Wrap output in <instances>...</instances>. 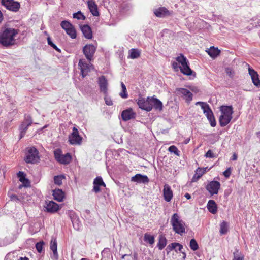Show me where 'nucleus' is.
<instances>
[{"instance_id": "obj_1", "label": "nucleus", "mask_w": 260, "mask_h": 260, "mask_svg": "<svg viewBox=\"0 0 260 260\" xmlns=\"http://www.w3.org/2000/svg\"><path fill=\"white\" fill-rule=\"evenodd\" d=\"M18 29L3 27L0 30V44L4 46L8 47L15 44V37L18 34Z\"/></svg>"}, {"instance_id": "obj_2", "label": "nucleus", "mask_w": 260, "mask_h": 260, "mask_svg": "<svg viewBox=\"0 0 260 260\" xmlns=\"http://www.w3.org/2000/svg\"><path fill=\"white\" fill-rule=\"evenodd\" d=\"M220 110L221 114L219 117V123L221 126L224 127L227 125L232 119L233 107L231 106H221Z\"/></svg>"}, {"instance_id": "obj_3", "label": "nucleus", "mask_w": 260, "mask_h": 260, "mask_svg": "<svg viewBox=\"0 0 260 260\" xmlns=\"http://www.w3.org/2000/svg\"><path fill=\"white\" fill-rule=\"evenodd\" d=\"M171 223L174 231L180 235L185 233V223L180 219L179 216L177 213H174L171 219Z\"/></svg>"}, {"instance_id": "obj_4", "label": "nucleus", "mask_w": 260, "mask_h": 260, "mask_svg": "<svg viewBox=\"0 0 260 260\" xmlns=\"http://www.w3.org/2000/svg\"><path fill=\"white\" fill-rule=\"evenodd\" d=\"M196 105H200L201 108L203 110L204 113L205 114L208 120L210 123V125L212 127H215L216 125V122L214 114L210 108L209 105L206 103L203 102H197L196 103Z\"/></svg>"}, {"instance_id": "obj_5", "label": "nucleus", "mask_w": 260, "mask_h": 260, "mask_svg": "<svg viewBox=\"0 0 260 260\" xmlns=\"http://www.w3.org/2000/svg\"><path fill=\"white\" fill-rule=\"evenodd\" d=\"M54 157L57 161L61 164H68L72 159L71 155L67 153L65 154H62V151L60 149H56L54 151Z\"/></svg>"}, {"instance_id": "obj_6", "label": "nucleus", "mask_w": 260, "mask_h": 260, "mask_svg": "<svg viewBox=\"0 0 260 260\" xmlns=\"http://www.w3.org/2000/svg\"><path fill=\"white\" fill-rule=\"evenodd\" d=\"M39 158L38 151L37 149L34 147L29 148L24 159L25 161L27 163L34 164Z\"/></svg>"}, {"instance_id": "obj_7", "label": "nucleus", "mask_w": 260, "mask_h": 260, "mask_svg": "<svg viewBox=\"0 0 260 260\" xmlns=\"http://www.w3.org/2000/svg\"><path fill=\"white\" fill-rule=\"evenodd\" d=\"M60 26L71 38L75 39L76 38L77 34L75 28L69 21H62L60 23Z\"/></svg>"}, {"instance_id": "obj_8", "label": "nucleus", "mask_w": 260, "mask_h": 260, "mask_svg": "<svg viewBox=\"0 0 260 260\" xmlns=\"http://www.w3.org/2000/svg\"><path fill=\"white\" fill-rule=\"evenodd\" d=\"M97 47L93 44L86 45L83 49V52L87 59L91 61L96 51Z\"/></svg>"}, {"instance_id": "obj_9", "label": "nucleus", "mask_w": 260, "mask_h": 260, "mask_svg": "<svg viewBox=\"0 0 260 260\" xmlns=\"http://www.w3.org/2000/svg\"><path fill=\"white\" fill-rule=\"evenodd\" d=\"M82 138L79 135L78 129L74 127L73 132L69 136V141L72 145H80L82 143Z\"/></svg>"}, {"instance_id": "obj_10", "label": "nucleus", "mask_w": 260, "mask_h": 260, "mask_svg": "<svg viewBox=\"0 0 260 260\" xmlns=\"http://www.w3.org/2000/svg\"><path fill=\"white\" fill-rule=\"evenodd\" d=\"M1 3L7 9L13 12H17L20 7L19 3L14 0H2Z\"/></svg>"}, {"instance_id": "obj_11", "label": "nucleus", "mask_w": 260, "mask_h": 260, "mask_svg": "<svg viewBox=\"0 0 260 260\" xmlns=\"http://www.w3.org/2000/svg\"><path fill=\"white\" fill-rule=\"evenodd\" d=\"M79 66L80 67L83 77H85L93 68L92 64H88L84 59H80L79 60Z\"/></svg>"}, {"instance_id": "obj_12", "label": "nucleus", "mask_w": 260, "mask_h": 260, "mask_svg": "<svg viewBox=\"0 0 260 260\" xmlns=\"http://www.w3.org/2000/svg\"><path fill=\"white\" fill-rule=\"evenodd\" d=\"M32 123V121L31 117L29 116H26L25 120L19 127L20 138L24 137L28 126L31 125Z\"/></svg>"}, {"instance_id": "obj_13", "label": "nucleus", "mask_w": 260, "mask_h": 260, "mask_svg": "<svg viewBox=\"0 0 260 260\" xmlns=\"http://www.w3.org/2000/svg\"><path fill=\"white\" fill-rule=\"evenodd\" d=\"M220 183L217 181L210 182L206 186V189L211 195L217 194L220 187Z\"/></svg>"}, {"instance_id": "obj_14", "label": "nucleus", "mask_w": 260, "mask_h": 260, "mask_svg": "<svg viewBox=\"0 0 260 260\" xmlns=\"http://www.w3.org/2000/svg\"><path fill=\"white\" fill-rule=\"evenodd\" d=\"M150 97H148L146 100H145L143 98H139L137 102V104L140 108L148 112L151 110V106H150Z\"/></svg>"}, {"instance_id": "obj_15", "label": "nucleus", "mask_w": 260, "mask_h": 260, "mask_svg": "<svg viewBox=\"0 0 260 260\" xmlns=\"http://www.w3.org/2000/svg\"><path fill=\"white\" fill-rule=\"evenodd\" d=\"M98 83L100 90L105 95L107 94L108 82L104 76H101L98 78Z\"/></svg>"}, {"instance_id": "obj_16", "label": "nucleus", "mask_w": 260, "mask_h": 260, "mask_svg": "<svg viewBox=\"0 0 260 260\" xmlns=\"http://www.w3.org/2000/svg\"><path fill=\"white\" fill-rule=\"evenodd\" d=\"M177 94H181L186 100L187 102H190L192 99V94L188 90L179 88L176 89Z\"/></svg>"}, {"instance_id": "obj_17", "label": "nucleus", "mask_w": 260, "mask_h": 260, "mask_svg": "<svg viewBox=\"0 0 260 260\" xmlns=\"http://www.w3.org/2000/svg\"><path fill=\"white\" fill-rule=\"evenodd\" d=\"M44 207L46 211L50 213L55 212L59 209L58 205L52 201L46 202Z\"/></svg>"}, {"instance_id": "obj_18", "label": "nucleus", "mask_w": 260, "mask_h": 260, "mask_svg": "<svg viewBox=\"0 0 260 260\" xmlns=\"http://www.w3.org/2000/svg\"><path fill=\"white\" fill-rule=\"evenodd\" d=\"M135 116L136 113L133 112L131 108L123 111L121 113L122 118L125 121L135 118Z\"/></svg>"}, {"instance_id": "obj_19", "label": "nucleus", "mask_w": 260, "mask_h": 260, "mask_svg": "<svg viewBox=\"0 0 260 260\" xmlns=\"http://www.w3.org/2000/svg\"><path fill=\"white\" fill-rule=\"evenodd\" d=\"M248 72L254 85L257 87H260V80L257 73L250 68H248Z\"/></svg>"}, {"instance_id": "obj_20", "label": "nucleus", "mask_w": 260, "mask_h": 260, "mask_svg": "<svg viewBox=\"0 0 260 260\" xmlns=\"http://www.w3.org/2000/svg\"><path fill=\"white\" fill-rule=\"evenodd\" d=\"M150 106H151V110L154 108L155 110L161 111L162 110V103L158 99L154 97L150 98Z\"/></svg>"}, {"instance_id": "obj_21", "label": "nucleus", "mask_w": 260, "mask_h": 260, "mask_svg": "<svg viewBox=\"0 0 260 260\" xmlns=\"http://www.w3.org/2000/svg\"><path fill=\"white\" fill-rule=\"evenodd\" d=\"M131 181L139 183H146L149 182V180L148 177L146 175L137 174L132 178Z\"/></svg>"}, {"instance_id": "obj_22", "label": "nucleus", "mask_w": 260, "mask_h": 260, "mask_svg": "<svg viewBox=\"0 0 260 260\" xmlns=\"http://www.w3.org/2000/svg\"><path fill=\"white\" fill-rule=\"evenodd\" d=\"M164 199L167 202H170L173 197V193L170 187L168 185H165L163 189Z\"/></svg>"}, {"instance_id": "obj_23", "label": "nucleus", "mask_w": 260, "mask_h": 260, "mask_svg": "<svg viewBox=\"0 0 260 260\" xmlns=\"http://www.w3.org/2000/svg\"><path fill=\"white\" fill-rule=\"evenodd\" d=\"M50 249L53 252L52 258L55 260H57L58 258V255L57 253V241L55 239H52L50 242Z\"/></svg>"}, {"instance_id": "obj_24", "label": "nucleus", "mask_w": 260, "mask_h": 260, "mask_svg": "<svg viewBox=\"0 0 260 260\" xmlns=\"http://www.w3.org/2000/svg\"><path fill=\"white\" fill-rule=\"evenodd\" d=\"M81 31L84 36L88 39H90L92 37V32L91 28L88 25H83L80 26Z\"/></svg>"}, {"instance_id": "obj_25", "label": "nucleus", "mask_w": 260, "mask_h": 260, "mask_svg": "<svg viewBox=\"0 0 260 260\" xmlns=\"http://www.w3.org/2000/svg\"><path fill=\"white\" fill-rule=\"evenodd\" d=\"M88 6L90 12L93 16H98L99 15L97 5L93 0L88 1Z\"/></svg>"}, {"instance_id": "obj_26", "label": "nucleus", "mask_w": 260, "mask_h": 260, "mask_svg": "<svg viewBox=\"0 0 260 260\" xmlns=\"http://www.w3.org/2000/svg\"><path fill=\"white\" fill-rule=\"evenodd\" d=\"M206 172V168H198L196 171V173L192 178V182L197 181L203 174Z\"/></svg>"}, {"instance_id": "obj_27", "label": "nucleus", "mask_w": 260, "mask_h": 260, "mask_svg": "<svg viewBox=\"0 0 260 260\" xmlns=\"http://www.w3.org/2000/svg\"><path fill=\"white\" fill-rule=\"evenodd\" d=\"M53 196L54 197V200L57 201L58 202L62 201L64 196V192L62 191V190L59 189L54 190Z\"/></svg>"}, {"instance_id": "obj_28", "label": "nucleus", "mask_w": 260, "mask_h": 260, "mask_svg": "<svg viewBox=\"0 0 260 260\" xmlns=\"http://www.w3.org/2000/svg\"><path fill=\"white\" fill-rule=\"evenodd\" d=\"M154 14L158 17H164L169 15L168 10L165 7H161L154 11Z\"/></svg>"}, {"instance_id": "obj_29", "label": "nucleus", "mask_w": 260, "mask_h": 260, "mask_svg": "<svg viewBox=\"0 0 260 260\" xmlns=\"http://www.w3.org/2000/svg\"><path fill=\"white\" fill-rule=\"evenodd\" d=\"M177 247H179V252H182V249H183V246L182 245L178 243H172L169 245L166 249V250L167 251L168 253L170 252L172 250H175L176 252H177V250L176 249Z\"/></svg>"}, {"instance_id": "obj_30", "label": "nucleus", "mask_w": 260, "mask_h": 260, "mask_svg": "<svg viewBox=\"0 0 260 260\" xmlns=\"http://www.w3.org/2000/svg\"><path fill=\"white\" fill-rule=\"evenodd\" d=\"M207 208L209 212L212 214H215L217 212V205L214 200H210L208 201L207 204Z\"/></svg>"}, {"instance_id": "obj_31", "label": "nucleus", "mask_w": 260, "mask_h": 260, "mask_svg": "<svg viewBox=\"0 0 260 260\" xmlns=\"http://www.w3.org/2000/svg\"><path fill=\"white\" fill-rule=\"evenodd\" d=\"M179 69L181 73L184 75L189 76L192 74V71L189 67L188 62L186 63L184 66H179Z\"/></svg>"}, {"instance_id": "obj_32", "label": "nucleus", "mask_w": 260, "mask_h": 260, "mask_svg": "<svg viewBox=\"0 0 260 260\" xmlns=\"http://www.w3.org/2000/svg\"><path fill=\"white\" fill-rule=\"evenodd\" d=\"M208 54L212 58L216 57L220 53V51L217 48L211 47L207 51Z\"/></svg>"}, {"instance_id": "obj_33", "label": "nucleus", "mask_w": 260, "mask_h": 260, "mask_svg": "<svg viewBox=\"0 0 260 260\" xmlns=\"http://www.w3.org/2000/svg\"><path fill=\"white\" fill-rule=\"evenodd\" d=\"M167 244V240L165 237L163 235H160L159 237V241L157 244V246L159 250H162Z\"/></svg>"}, {"instance_id": "obj_34", "label": "nucleus", "mask_w": 260, "mask_h": 260, "mask_svg": "<svg viewBox=\"0 0 260 260\" xmlns=\"http://www.w3.org/2000/svg\"><path fill=\"white\" fill-rule=\"evenodd\" d=\"M140 55V51L136 49H132L129 51V57L131 58L135 59L138 58Z\"/></svg>"}, {"instance_id": "obj_35", "label": "nucleus", "mask_w": 260, "mask_h": 260, "mask_svg": "<svg viewBox=\"0 0 260 260\" xmlns=\"http://www.w3.org/2000/svg\"><path fill=\"white\" fill-rule=\"evenodd\" d=\"M176 60L179 64H180V66H184L188 62L186 58L182 54H180V56L176 57Z\"/></svg>"}, {"instance_id": "obj_36", "label": "nucleus", "mask_w": 260, "mask_h": 260, "mask_svg": "<svg viewBox=\"0 0 260 260\" xmlns=\"http://www.w3.org/2000/svg\"><path fill=\"white\" fill-rule=\"evenodd\" d=\"M121 86L122 91L119 93V95L123 99H126L128 97V94L126 93V86L123 82H121Z\"/></svg>"}, {"instance_id": "obj_37", "label": "nucleus", "mask_w": 260, "mask_h": 260, "mask_svg": "<svg viewBox=\"0 0 260 260\" xmlns=\"http://www.w3.org/2000/svg\"><path fill=\"white\" fill-rule=\"evenodd\" d=\"M65 178L63 175L55 176L54 177V183L58 185H60L62 184V180Z\"/></svg>"}, {"instance_id": "obj_38", "label": "nucleus", "mask_w": 260, "mask_h": 260, "mask_svg": "<svg viewBox=\"0 0 260 260\" xmlns=\"http://www.w3.org/2000/svg\"><path fill=\"white\" fill-rule=\"evenodd\" d=\"M228 230V223L223 221L220 224V232L221 234H225L227 233Z\"/></svg>"}, {"instance_id": "obj_39", "label": "nucleus", "mask_w": 260, "mask_h": 260, "mask_svg": "<svg viewBox=\"0 0 260 260\" xmlns=\"http://www.w3.org/2000/svg\"><path fill=\"white\" fill-rule=\"evenodd\" d=\"M17 176L19 178V180L23 183L28 182V180L25 178V175L23 172L19 171L17 173Z\"/></svg>"}, {"instance_id": "obj_40", "label": "nucleus", "mask_w": 260, "mask_h": 260, "mask_svg": "<svg viewBox=\"0 0 260 260\" xmlns=\"http://www.w3.org/2000/svg\"><path fill=\"white\" fill-rule=\"evenodd\" d=\"M144 241L148 242L150 244L154 243V237L153 236L146 234L144 235Z\"/></svg>"}, {"instance_id": "obj_41", "label": "nucleus", "mask_w": 260, "mask_h": 260, "mask_svg": "<svg viewBox=\"0 0 260 260\" xmlns=\"http://www.w3.org/2000/svg\"><path fill=\"white\" fill-rule=\"evenodd\" d=\"M189 246L190 248L193 251H196L199 248L198 244L194 239H192L190 240Z\"/></svg>"}, {"instance_id": "obj_42", "label": "nucleus", "mask_w": 260, "mask_h": 260, "mask_svg": "<svg viewBox=\"0 0 260 260\" xmlns=\"http://www.w3.org/2000/svg\"><path fill=\"white\" fill-rule=\"evenodd\" d=\"M73 18L77 19L78 20H85V17L83 15V14L81 12V11H78L77 13H75L73 15Z\"/></svg>"}, {"instance_id": "obj_43", "label": "nucleus", "mask_w": 260, "mask_h": 260, "mask_svg": "<svg viewBox=\"0 0 260 260\" xmlns=\"http://www.w3.org/2000/svg\"><path fill=\"white\" fill-rule=\"evenodd\" d=\"M168 150L171 153H173L177 156H179L180 152L175 146L172 145L170 146L168 148Z\"/></svg>"}, {"instance_id": "obj_44", "label": "nucleus", "mask_w": 260, "mask_h": 260, "mask_svg": "<svg viewBox=\"0 0 260 260\" xmlns=\"http://www.w3.org/2000/svg\"><path fill=\"white\" fill-rule=\"evenodd\" d=\"M47 42L48 45H49L50 46H51L53 49H54L55 50L57 51L58 52H60V50L57 47V46L54 44L51 41L50 37L47 38Z\"/></svg>"}, {"instance_id": "obj_45", "label": "nucleus", "mask_w": 260, "mask_h": 260, "mask_svg": "<svg viewBox=\"0 0 260 260\" xmlns=\"http://www.w3.org/2000/svg\"><path fill=\"white\" fill-rule=\"evenodd\" d=\"M44 245V243L43 241L38 242L36 244V248L38 252L41 253L42 252Z\"/></svg>"}, {"instance_id": "obj_46", "label": "nucleus", "mask_w": 260, "mask_h": 260, "mask_svg": "<svg viewBox=\"0 0 260 260\" xmlns=\"http://www.w3.org/2000/svg\"><path fill=\"white\" fill-rule=\"evenodd\" d=\"M103 183V180L101 177H97L95 179H94L93 181V184L100 186L101 184Z\"/></svg>"}, {"instance_id": "obj_47", "label": "nucleus", "mask_w": 260, "mask_h": 260, "mask_svg": "<svg viewBox=\"0 0 260 260\" xmlns=\"http://www.w3.org/2000/svg\"><path fill=\"white\" fill-rule=\"evenodd\" d=\"M105 98H104V100H105V103L106 104V105H108V106H112L113 105V102H112V100L111 99V98L110 97H108L107 94L105 95Z\"/></svg>"}, {"instance_id": "obj_48", "label": "nucleus", "mask_w": 260, "mask_h": 260, "mask_svg": "<svg viewBox=\"0 0 260 260\" xmlns=\"http://www.w3.org/2000/svg\"><path fill=\"white\" fill-rule=\"evenodd\" d=\"M205 156L206 158H213L214 157V154L211 150H209Z\"/></svg>"}, {"instance_id": "obj_49", "label": "nucleus", "mask_w": 260, "mask_h": 260, "mask_svg": "<svg viewBox=\"0 0 260 260\" xmlns=\"http://www.w3.org/2000/svg\"><path fill=\"white\" fill-rule=\"evenodd\" d=\"M231 174V168H228L225 171L223 172V175L226 178H228L230 177Z\"/></svg>"}, {"instance_id": "obj_50", "label": "nucleus", "mask_w": 260, "mask_h": 260, "mask_svg": "<svg viewBox=\"0 0 260 260\" xmlns=\"http://www.w3.org/2000/svg\"><path fill=\"white\" fill-rule=\"evenodd\" d=\"M226 73L227 75H228L230 77H233L234 75L233 71V70L230 68H227L225 69Z\"/></svg>"}, {"instance_id": "obj_51", "label": "nucleus", "mask_w": 260, "mask_h": 260, "mask_svg": "<svg viewBox=\"0 0 260 260\" xmlns=\"http://www.w3.org/2000/svg\"><path fill=\"white\" fill-rule=\"evenodd\" d=\"M72 223L73 225V226L75 229L77 230H78L80 229L79 225L77 224V226H76V223L78 221V220L76 218H74V219H72Z\"/></svg>"}, {"instance_id": "obj_52", "label": "nucleus", "mask_w": 260, "mask_h": 260, "mask_svg": "<svg viewBox=\"0 0 260 260\" xmlns=\"http://www.w3.org/2000/svg\"><path fill=\"white\" fill-rule=\"evenodd\" d=\"M172 65L173 68L176 71H177L179 69V66H178V63L177 62H173Z\"/></svg>"}, {"instance_id": "obj_53", "label": "nucleus", "mask_w": 260, "mask_h": 260, "mask_svg": "<svg viewBox=\"0 0 260 260\" xmlns=\"http://www.w3.org/2000/svg\"><path fill=\"white\" fill-rule=\"evenodd\" d=\"M93 190L96 193L99 192L100 191L99 186L97 185H95V184H94Z\"/></svg>"}, {"instance_id": "obj_54", "label": "nucleus", "mask_w": 260, "mask_h": 260, "mask_svg": "<svg viewBox=\"0 0 260 260\" xmlns=\"http://www.w3.org/2000/svg\"><path fill=\"white\" fill-rule=\"evenodd\" d=\"M233 260H244L243 256H235Z\"/></svg>"}, {"instance_id": "obj_55", "label": "nucleus", "mask_w": 260, "mask_h": 260, "mask_svg": "<svg viewBox=\"0 0 260 260\" xmlns=\"http://www.w3.org/2000/svg\"><path fill=\"white\" fill-rule=\"evenodd\" d=\"M238 156L236 153H234L231 157L232 160H236L237 159Z\"/></svg>"}, {"instance_id": "obj_56", "label": "nucleus", "mask_w": 260, "mask_h": 260, "mask_svg": "<svg viewBox=\"0 0 260 260\" xmlns=\"http://www.w3.org/2000/svg\"><path fill=\"white\" fill-rule=\"evenodd\" d=\"M184 196L187 199H190L191 198V196L188 193H186Z\"/></svg>"}, {"instance_id": "obj_57", "label": "nucleus", "mask_w": 260, "mask_h": 260, "mask_svg": "<svg viewBox=\"0 0 260 260\" xmlns=\"http://www.w3.org/2000/svg\"><path fill=\"white\" fill-rule=\"evenodd\" d=\"M3 20V15L2 12L0 11V23L2 22Z\"/></svg>"}, {"instance_id": "obj_58", "label": "nucleus", "mask_w": 260, "mask_h": 260, "mask_svg": "<svg viewBox=\"0 0 260 260\" xmlns=\"http://www.w3.org/2000/svg\"><path fill=\"white\" fill-rule=\"evenodd\" d=\"M18 260H29V259L26 257H20L19 259Z\"/></svg>"}, {"instance_id": "obj_59", "label": "nucleus", "mask_w": 260, "mask_h": 260, "mask_svg": "<svg viewBox=\"0 0 260 260\" xmlns=\"http://www.w3.org/2000/svg\"><path fill=\"white\" fill-rule=\"evenodd\" d=\"M137 258V254L136 253L134 254V259L136 260Z\"/></svg>"}, {"instance_id": "obj_60", "label": "nucleus", "mask_w": 260, "mask_h": 260, "mask_svg": "<svg viewBox=\"0 0 260 260\" xmlns=\"http://www.w3.org/2000/svg\"><path fill=\"white\" fill-rule=\"evenodd\" d=\"M181 252L182 253V254H183V258L184 259L185 258V257H186V254L185 253V252H183L182 251Z\"/></svg>"}, {"instance_id": "obj_61", "label": "nucleus", "mask_w": 260, "mask_h": 260, "mask_svg": "<svg viewBox=\"0 0 260 260\" xmlns=\"http://www.w3.org/2000/svg\"><path fill=\"white\" fill-rule=\"evenodd\" d=\"M129 256V255H127V254H124V255H123L121 258H122V259H123V258H124V257H125V256Z\"/></svg>"}, {"instance_id": "obj_62", "label": "nucleus", "mask_w": 260, "mask_h": 260, "mask_svg": "<svg viewBox=\"0 0 260 260\" xmlns=\"http://www.w3.org/2000/svg\"><path fill=\"white\" fill-rule=\"evenodd\" d=\"M100 186H103L104 187L106 186V184L105 183L103 182V183L101 184Z\"/></svg>"}, {"instance_id": "obj_63", "label": "nucleus", "mask_w": 260, "mask_h": 260, "mask_svg": "<svg viewBox=\"0 0 260 260\" xmlns=\"http://www.w3.org/2000/svg\"><path fill=\"white\" fill-rule=\"evenodd\" d=\"M81 260H88L87 258H82Z\"/></svg>"}, {"instance_id": "obj_64", "label": "nucleus", "mask_w": 260, "mask_h": 260, "mask_svg": "<svg viewBox=\"0 0 260 260\" xmlns=\"http://www.w3.org/2000/svg\"><path fill=\"white\" fill-rule=\"evenodd\" d=\"M189 141V140H186V141H185V144H187V143H188Z\"/></svg>"}]
</instances>
